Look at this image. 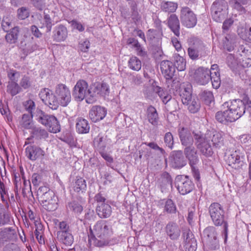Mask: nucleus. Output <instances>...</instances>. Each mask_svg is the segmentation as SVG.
Instances as JSON below:
<instances>
[{"mask_svg": "<svg viewBox=\"0 0 251 251\" xmlns=\"http://www.w3.org/2000/svg\"><path fill=\"white\" fill-rule=\"evenodd\" d=\"M19 33V27L15 26L13 27L9 33L5 35V39L6 41L10 44L15 43L18 38Z\"/></svg>", "mask_w": 251, "mask_h": 251, "instance_id": "4c0bfd02", "label": "nucleus"}, {"mask_svg": "<svg viewBox=\"0 0 251 251\" xmlns=\"http://www.w3.org/2000/svg\"><path fill=\"white\" fill-rule=\"evenodd\" d=\"M179 93L183 104L189 105L188 110H198L200 108L198 100H193L191 101L192 86L190 83H184L181 84Z\"/></svg>", "mask_w": 251, "mask_h": 251, "instance_id": "39448f33", "label": "nucleus"}, {"mask_svg": "<svg viewBox=\"0 0 251 251\" xmlns=\"http://www.w3.org/2000/svg\"><path fill=\"white\" fill-rule=\"evenodd\" d=\"M149 121L153 125H155L157 123L158 114L157 111H151L148 113Z\"/></svg>", "mask_w": 251, "mask_h": 251, "instance_id": "e2e57ef3", "label": "nucleus"}, {"mask_svg": "<svg viewBox=\"0 0 251 251\" xmlns=\"http://www.w3.org/2000/svg\"><path fill=\"white\" fill-rule=\"evenodd\" d=\"M195 140V145L201 152L204 156L208 157L213 154V151L210 144V141L213 146L220 148L223 145V134L217 131H208L204 136L201 132H193Z\"/></svg>", "mask_w": 251, "mask_h": 251, "instance_id": "f257e3e1", "label": "nucleus"}, {"mask_svg": "<svg viewBox=\"0 0 251 251\" xmlns=\"http://www.w3.org/2000/svg\"><path fill=\"white\" fill-rule=\"evenodd\" d=\"M174 65L179 71H184L186 68L185 60L178 53H175L173 55Z\"/></svg>", "mask_w": 251, "mask_h": 251, "instance_id": "e433bc0d", "label": "nucleus"}, {"mask_svg": "<svg viewBox=\"0 0 251 251\" xmlns=\"http://www.w3.org/2000/svg\"><path fill=\"white\" fill-rule=\"evenodd\" d=\"M165 229L166 234L171 240H177L180 236V228L175 222H169L166 225Z\"/></svg>", "mask_w": 251, "mask_h": 251, "instance_id": "aec40b11", "label": "nucleus"}, {"mask_svg": "<svg viewBox=\"0 0 251 251\" xmlns=\"http://www.w3.org/2000/svg\"><path fill=\"white\" fill-rule=\"evenodd\" d=\"M40 28H46V31L47 32H50L52 28V20L49 15L46 14L45 12L44 13L43 17L40 20Z\"/></svg>", "mask_w": 251, "mask_h": 251, "instance_id": "58836bf2", "label": "nucleus"}, {"mask_svg": "<svg viewBox=\"0 0 251 251\" xmlns=\"http://www.w3.org/2000/svg\"><path fill=\"white\" fill-rule=\"evenodd\" d=\"M39 96L42 101L50 108L51 110H57L59 103L56 100L55 96L51 93L50 90L46 88L42 89Z\"/></svg>", "mask_w": 251, "mask_h": 251, "instance_id": "9b49d317", "label": "nucleus"}, {"mask_svg": "<svg viewBox=\"0 0 251 251\" xmlns=\"http://www.w3.org/2000/svg\"><path fill=\"white\" fill-rule=\"evenodd\" d=\"M88 243L90 246L102 247L109 243V237L112 234L111 226L105 221H100L90 228Z\"/></svg>", "mask_w": 251, "mask_h": 251, "instance_id": "f03ea898", "label": "nucleus"}, {"mask_svg": "<svg viewBox=\"0 0 251 251\" xmlns=\"http://www.w3.org/2000/svg\"><path fill=\"white\" fill-rule=\"evenodd\" d=\"M32 133L33 137L38 139L46 138L48 136V132L46 130L44 129H41L40 127L33 128Z\"/></svg>", "mask_w": 251, "mask_h": 251, "instance_id": "603ef678", "label": "nucleus"}, {"mask_svg": "<svg viewBox=\"0 0 251 251\" xmlns=\"http://www.w3.org/2000/svg\"><path fill=\"white\" fill-rule=\"evenodd\" d=\"M156 89V95H158L164 103L166 104L171 100V95L167 91H164L161 87L159 86H157Z\"/></svg>", "mask_w": 251, "mask_h": 251, "instance_id": "de8ad7c7", "label": "nucleus"}, {"mask_svg": "<svg viewBox=\"0 0 251 251\" xmlns=\"http://www.w3.org/2000/svg\"><path fill=\"white\" fill-rule=\"evenodd\" d=\"M184 153L186 157L188 159L191 167L196 165L199 162L197 151L194 146H188L185 148Z\"/></svg>", "mask_w": 251, "mask_h": 251, "instance_id": "393cba45", "label": "nucleus"}, {"mask_svg": "<svg viewBox=\"0 0 251 251\" xmlns=\"http://www.w3.org/2000/svg\"><path fill=\"white\" fill-rule=\"evenodd\" d=\"M194 77L200 85H205L210 79V70L207 68L200 67L196 70Z\"/></svg>", "mask_w": 251, "mask_h": 251, "instance_id": "f3484780", "label": "nucleus"}, {"mask_svg": "<svg viewBox=\"0 0 251 251\" xmlns=\"http://www.w3.org/2000/svg\"><path fill=\"white\" fill-rule=\"evenodd\" d=\"M55 95L59 100L60 104L63 106H67L71 101L70 91L64 84H60L56 86Z\"/></svg>", "mask_w": 251, "mask_h": 251, "instance_id": "f8f14e48", "label": "nucleus"}, {"mask_svg": "<svg viewBox=\"0 0 251 251\" xmlns=\"http://www.w3.org/2000/svg\"><path fill=\"white\" fill-rule=\"evenodd\" d=\"M157 86L153 85H145L142 91L145 98L151 100H154L156 97Z\"/></svg>", "mask_w": 251, "mask_h": 251, "instance_id": "f704fd0d", "label": "nucleus"}, {"mask_svg": "<svg viewBox=\"0 0 251 251\" xmlns=\"http://www.w3.org/2000/svg\"><path fill=\"white\" fill-rule=\"evenodd\" d=\"M10 215L3 205L0 204V226L9 224Z\"/></svg>", "mask_w": 251, "mask_h": 251, "instance_id": "ea45409f", "label": "nucleus"}, {"mask_svg": "<svg viewBox=\"0 0 251 251\" xmlns=\"http://www.w3.org/2000/svg\"><path fill=\"white\" fill-rule=\"evenodd\" d=\"M16 232L12 227H8L0 229V246L15 237Z\"/></svg>", "mask_w": 251, "mask_h": 251, "instance_id": "5701e85b", "label": "nucleus"}, {"mask_svg": "<svg viewBox=\"0 0 251 251\" xmlns=\"http://www.w3.org/2000/svg\"><path fill=\"white\" fill-rule=\"evenodd\" d=\"M21 88L16 81H11L8 82L7 92L12 96H14L21 92Z\"/></svg>", "mask_w": 251, "mask_h": 251, "instance_id": "79ce46f5", "label": "nucleus"}, {"mask_svg": "<svg viewBox=\"0 0 251 251\" xmlns=\"http://www.w3.org/2000/svg\"><path fill=\"white\" fill-rule=\"evenodd\" d=\"M29 15V10L25 7H22L18 10V18L21 20H24Z\"/></svg>", "mask_w": 251, "mask_h": 251, "instance_id": "052dcab7", "label": "nucleus"}, {"mask_svg": "<svg viewBox=\"0 0 251 251\" xmlns=\"http://www.w3.org/2000/svg\"><path fill=\"white\" fill-rule=\"evenodd\" d=\"M189 46L188 54L192 60H197L206 54L207 48L202 41L197 37H191L187 40Z\"/></svg>", "mask_w": 251, "mask_h": 251, "instance_id": "7ed1b4c3", "label": "nucleus"}, {"mask_svg": "<svg viewBox=\"0 0 251 251\" xmlns=\"http://www.w3.org/2000/svg\"><path fill=\"white\" fill-rule=\"evenodd\" d=\"M91 97L108 96L110 90L109 86L106 83L96 82L92 84L90 88Z\"/></svg>", "mask_w": 251, "mask_h": 251, "instance_id": "2eb2a0df", "label": "nucleus"}, {"mask_svg": "<svg viewBox=\"0 0 251 251\" xmlns=\"http://www.w3.org/2000/svg\"><path fill=\"white\" fill-rule=\"evenodd\" d=\"M97 212L100 218H106L111 214V207L108 204L101 203L97 206Z\"/></svg>", "mask_w": 251, "mask_h": 251, "instance_id": "473e14b6", "label": "nucleus"}, {"mask_svg": "<svg viewBox=\"0 0 251 251\" xmlns=\"http://www.w3.org/2000/svg\"><path fill=\"white\" fill-rule=\"evenodd\" d=\"M111 143L110 139L108 138L107 136H102L100 134H99L94 141L95 146L100 151H104Z\"/></svg>", "mask_w": 251, "mask_h": 251, "instance_id": "c756f323", "label": "nucleus"}, {"mask_svg": "<svg viewBox=\"0 0 251 251\" xmlns=\"http://www.w3.org/2000/svg\"><path fill=\"white\" fill-rule=\"evenodd\" d=\"M68 33L67 28L65 26L59 25L55 27L53 31V40L57 42H63L67 38Z\"/></svg>", "mask_w": 251, "mask_h": 251, "instance_id": "412c9836", "label": "nucleus"}, {"mask_svg": "<svg viewBox=\"0 0 251 251\" xmlns=\"http://www.w3.org/2000/svg\"><path fill=\"white\" fill-rule=\"evenodd\" d=\"M32 84V80L30 77L28 75H24L20 80L19 85L20 87L24 89H28L30 88Z\"/></svg>", "mask_w": 251, "mask_h": 251, "instance_id": "3c124183", "label": "nucleus"}, {"mask_svg": "<svg viewBox=\"0 0 251 251\" xmlns=\"http://www.w3.org/2000/svg\"><path fill=\"white\" fill-rule=\"evenodd\" d=\"M1 26L3 30L8 32L12 27L11 21L8 18H4L1 22Z\"/></svg>", "mask_w": 251, "mask_h": 251, "instance_id": "6e6d98bb", "label": "nucleus"}, {"mask_svg": "<svg viewBox=\"0 0 251 251\" xmlns=\"http://www.w3.org/2000/svg\"><path fill=\"white\" fill-rule=\"evenodd\" d=\"M30 112L28 114H25L23 115L22 117V124L23 126L26 128H29L31 127V119L33 117L35 118L34 116H32V113L36 114L37 112L36 111H30Z\"/></svg>", "mask_w": 251, "mask_h": 251, "instance_id": "09e8293b", "label": "nucleus"}, {"mask_svg": "<svg viewBox=\"0 0 251 251\" xmlns=\"http://www.w3.org/2000/svg\"><path fill=\"white\" fill-rule=\"evenodd\" d=\"M209 213L214 224L216 226L224 224L226 236H227V224L225 220V211L220 204L214 202L209 207Z\"/></svg>", "mask_w": 251, "mask_h": 251, "instance_id": "423d86ee", "label": "nucleus"}, {"mask_svg": "<svg viewBox=\"0 0 251 251\" xmlns=\"http://www.w3.org/2000/svg\"><path fill=\"white\" fill-rule=\"evenodd\" d=\"M168 25L175 35L178 37L180 35V24L177 16L172 14L168 19Z\"/></svg>", "mask_w": 251, "mask_h": 251, "instance_id": "cd10ccee", "label": "nucleus"}, {"mask_svg": "<svg viewBox=\"0 0 251 251\" xmlns=\"http://www.w3.org/2000/svg\"><path fill=\"white\" fill-rule=\"evenodd\" d=\"M72 189L77 193H83L86 189L85 180L80 176H77L73 181L71 185Z\"/></svg>", "mask_w": 251, "mask_h": 251, "instance_id": "7c9ffc66", "label": "nucleus"}, {"mask_svg": "<svg viewBox=\"0 0 251 251\" xmlns=\"http://www.w3.org/2000/svg\"><path fill=\"white\" fill-rule=\"evenodd\" d=\"M51 193H53V192L50 191L48 187L46 186H41L37 191V196L40 198V199H44V198H46L44 197H45L47 194H50Z\"/></svg>", "mask_w": 251, "mask_h": 251, "instance_id": "5fc2aeb1", "label": "nucleus"}, {"mask_svg": "<svg viewBox=\"0 0 251 251\" xmlns=\"http://www.w3.org/2000/svg\"><path fill=\"white\" fill-rule=\"evenodd\" d=\"M228 166L235 170L241 169L244 165V161L239 151H235L229 154L226 159Z\"/></svg>", "mask_w": 251, "mask_h": 251, "instance_id": "dca6fc26", "label": "nucleus"}, {"mask_svg": "<svg viewBox=\"0 0 251 251\" xmlns=\"http://www.w3.org/2000/svg\"><path fill=\"white\" fill-rule=\"evenodd\" d=\"M67 208L75 215H79L83 210L82 205L78 202L75 201L69 202L68 204Z\"/></svg>", "mask_w": 251, "mask_h": 251, "instance_id": "49530a36", "label": "nucleus"}, {"mask_svg": "<svg viewBox=\"0 0 251 251\" xmlns=\"http://www.w3.org/2000/svg\"><path fill=\"white\" fill-rule=\"evenodd\" d=\"M164 142L169 148L172 149L174 144L173 136L171 132H167L164 136Z\"/></svg>", "mask_w": 251, "mask_h": 251, "instance_id": "680f3d73", "label": "nucleus"}, {"mask_svg": "<svg viewBox=\"0 0 251 251\" xmlns=\"http://www.w3.org/2000/svg\"><path fill=\"white\" fill-rule=\"evenodd\" d=\"M90 47V43L87 39L81 41L78 45L79 50L83 52H86L88 51Z\"/></svg>", "mask_w": 251, "mask_h": 251, "instance_id": "4d7b16f0", "label": "nucleus"}, {"mask_svg": "<svg viewBox=\"0 0 251 251\" xmlns=\"http://www.w3.org/2000/svg\"><path fill=\"white\" fill-rule=\"evenodd\" d=\"M223 108L226 110H251V100L248 96H245L242 100H233L231 101L225 102Z\"/></svg>", "mask_w": 251, "mask_h": 251, "instance_id": "6e6552de", "label": "nucleus"}, {"mask_svg": "<svg viewBox=\"0 0 251 251\" xmlns=\"http://www.w3.org/2000/svg\"><path fill=\"white\" fill-rule=\"evenodd\" d=\"M57 237L59 241L66 246H71L74 242L73 236L70 232H57Z\"/></svg>", "mask_w": 251, "mask_h": 251, "instance_id": "72a5a7b5", "label": "nucleus"}, {"mask_svg": "<svg viewBox=\"0 0 251 251\" xmlns=\"http://www.w3.org/2000/svg\"><path fill=\"white\" fill-rule=\"evenodd\" d=\"M31 182L34 186H39L42 182V175L38 173H34L31 176Z\"/></svg>", "mask_w": 251, "mask_h": 251, "instance_id": "bf43d9fd", "label": "nucleus"}, {"mask_svg": "<svg viewBox=\"0 0 251 251\" xmlns=\"http://www.w3.org/2000/svg\"><path fill=\"white\" fill-rule=\"evenodd\" d=\"M128 66L130 69L138 71L141 68V62L137 57L132 56L128 61Z\"/></svg>", "mask_w": 251, "mask_h": 251, "instance_id": "c03bdc74", "label": "nucleus"}, {"mask_svg": "<svg viewBox=\"0 0 251 251\" xmlns=\"http://www.w3.org/2000/svg\"><path fill=\"white\" fill-rule=\"evenodd\" d=\"M201 238L203 242L205 244L216 247L218 241L217 240V232L216 229L214 226H208L206 227L203 231L201 234Z\"/></svg>", "mask_w": 251, "mask_h": 251, "instance_id": "4468645a", "label": "nucleus"}, {"mask_svg": "<svg viewBox=\"0 0 251 251\" xmlns=\"http://www.w3.org/2000/svg\"><path fill=\"white\" fill-rule=\"evenodd\" d=\"M106 111H90L89 117L94 122L103 119L106 114Z\"/></svg>", "mask_w": 251, "mask_h": 251, "instance_id": "a18cd8bd", "label": "nucleus"}, {"mask_svg": "<svg viewBox=\"0 0 251 251\" xmlns=\"http://www.w3.org/2000/svg\"><path fill=\"white\" fill-rule=\"evenodd\" d=\"M227 3L225 0H216L213 2L211 7V13L213 20L217 22H221L225 18Z\"/></svg>", "mask_w": 251, "mask_h": 251, "instance_id": "0eeeda50", "label": "nucleus"}, {"mask_svg": "<svg viewBox=\"0 0 251 251\" xmlns=\"http://www.w3.org/2000/svg\"><path fill=\"white\" fill-rule=\"evenodd\" d=\"M73 95L77 101L82 100L88 96L91 97V91L87 83L83 80H78L74 88Z\"/></svg>", "mask_w": 251, "mask_h": 251, "instance_id": "9d476101", "label": "nucleus"}, {"mask_svg": "<svg viewBox=\"0 0 251 251\" xmlns=\"http://www.w3.org/2000/svg\"><path fill=\"white\" fill-rule=\"evenodd\" d=\"M185 242V247L187 251H195L197 249V241L193 233L189 230L184 233Z\"/></svg>", "mask_w": 251, "mask_h": 251, "instance_id": "a878e982", "label": "nucleus"}, {"mask_svg": "<svg viewBox=\"0 0 251 251\" xmlns=\"http://www.w3.org/2000/svg\"><path fill=\"white\" fill-rule=\"evenodd\" d=\"M7 77L10 80L9 81H17L16 77L18 78L20 74L17 71L12 69H9L7 71Z\"/></svg>", "mask_w": 251, "mask_h": 251, "instance_id": "0e129e2a", "label": "nucleus"}, {"mask_svg": "<svg viewBox=\"0 0 251 251\" xmlns=\"http://www.w3.org/2000/svg\"><path fill=\"white\" fill-rule=\"evenodd\" d=\"M160 69L162 74L167 79H171L175 72V67L172 62L163 60L160 63Z\"/></svg>", "mask_w": 251, "mask_h": 251, "instance_id": "b1692460", "label": "nucleus"}, {"mask_svg": "<svg viewBox=\"0 0 251 251\" xmlns=\"http://www.w3.org/2000/svg\"><path fill=\"white\" fill-rule=\"evenodd\" d=\"M229 4L234 9H236L238 11L240 12L241 14L246 13V10L243 7L241 3L245 4V3L243 1V0H230Z\"/></svg>", "mask_w": 251, "mask_h": 251, "instance_id": "8fccbe9b", "label": "nucleus"}, {"mask_svg": "<svg viewBox=\"0 0 251 251\" xmlns=\"http://www.w3.org/2000/svg\"><path fill=\"white\" fill-rule=\"evenodd\" d=\"M25 153L28 158L34 161L43 157L45 152L40 148L30 145L25 149Z\"/></svg>", "mask_w": 251, "mask_h": 251, "instance_id": "4be33fe9", "label": "nucleus"}, {"mask_svg": "<svg viewBox=\"0 0 251 251\" xmlns=\"http://www.w3.org/2000/svg\"><path fill=\"white\" fill-rule=\"evenodd\" d=\"M36 111L37 113H32V116H34L37 121L45 125L50 132L57 133L60 131V126L54 116L46 114L43 111Z\"/></svg>", "mask_w": 251, "mask_h": 251, "instance_id": "20e7f679", "label": "nucleus"}, {"mask_svg": "<svg viewBox=\"0 0 251 251\" xmlns=\"http://www.w3.org/2000/svg\"><path fill=\"white\" fill-rule=\"evenodd\" d=\"M71 24L74 28L77 29L79 32H82L85 29V27L80 22L75 20H72L71 22Z\"/></svg>", "mask_w": 251, "mask_h": 251, "instance_id": "338daca9", "label": "nucleus"}, {"mask_svg": "<svg viewBox=\"0 0 251 251\" xmlns=\"http://www.w3.org/2000/svg\"><path fill=\"white\" fill-rule=\"evenodd\" d=\"M180 19L181 24L187 28L194 27L197 23V18L194 12L188 7L181 8Z\"/></svg>", "mask_w": 251, "mask_h": 251, "instance_id": "1a4fd4ad", "label": "nucleus"}, {"mask_svg": "<svg viewBox=\"0 0 251 251\" xmlns=\"http://www.w3.org/2000/svg\"><path fill=\"white\" fill-rule=\"evenodd\" d=\"M171 157V163L175 168H181L185 165V162L181 151H174Z\"/></svg>", "mask_w": 251, "mask_h": 251, "instance_id": "c85d7f7f", "label": "nucleus"}, {"mask_svg": "<svg viewBox=\"0 0 251 251\" xmlns=\"http://www.w3.org/2000/svg\"><path fill=\"white\" fill-rule=\"evenodd\" d=\"M225 111H219L216 113V118L218 121L221 123H226L227 122L226 114Z\"/></svg>", "mask_w": 251, "mask_h": 251, "instance_id": "69168bd1", "label": "nucleus"}, {"mask_svg": "<svg viewBox=\"0 0 251 251\" xmlns=\"http://www.w3.org/2000/svg\"><path fill=\"white\" fill-rule=\"evenodd\" d=\"M178 132L182 145L186 147L193 146L194 139L191 132L187 128L180 126Z\"/></svg>", "mask_w": 251, "mask_h": 251, "instance_id": "6ab92c4d", "label": "nucleus"}, {"mask_svg": "<svg viewBox=\"0 0 251 251\" xmlns=\"http://www.w3.org/2000/svg\"><path fill=\"white\" fill-rule=\"evenodd\" d=\"M23 106L25 110H34L35 108V102L30 99L25 100L23 102Z\"/></svg>", "mask_w": 251, "mask_h": 251, "instance_id": "13d9d810", "label": "nucleus"}, {"mask_svg": "<svg viewBox=\"0 0 251 251\" xmlns=\"http://www.w3.org/2000/svg\"><path fill=\"white\" fill-rule=\"evenodd\" d=\"M227 122H233L238 119L245 113V111H225Z\"/></svg>", "mask_w": 251, "mask_h": 251, "instance_id": "37998d69", "label": "nucleus"}, {"mask_svg": "<svg viewBox=\"0 0 251 251\" xmlns=\"http://www.w3.org/2000/svg\"><path fill=\"white\" fill-rule=\"evenodd\" d=\"M165 210L169 213H174L176 212V208L172 200L168 199L166 201Z\"/></svg>", "mask_w": 251, "mask_h": 251, "instance_id": "864d4df0", "label": "nucleus"}, {"mask_svg": "<svg viewBox=\"0 0 251 251\" xmlns=\"http://www.w3.org/2000/svg\"><path fill=\"white\" fill-rule=\"evenodd\" d=\"M210 79L213 88L218 89L221 84L220 73L219 67L217 64H213L211 66L210 70Z\"/></svg>", "mask_w": 251, "mask_h": 251, "instance_id": "bb28decb", "label": "nucleus"}, {"mask_svg": "<svg viewBox=\"0 0 251 251\" xmlns=\"http://www.w3.org/2000/svg\"><path fill=\"white\" fill-rule=\"evenodd\" d=\"M76 129L78 133L81 134H85L89 132L90 130V126L87 120L78 118L76 120Z\"/></svg>", "mask_w": 251, "mask_h": 251, "instance_id": "2f4dec72", "label": "nucleus"}, {"mask_svg": "<svg viewBox=\"0 0 251 251\" xmlns=\"http://www.w3.org/2000/svg\"><path fill=\"white\" fill-rule=\"evenodd\" d=\"M44 198L40 199L43 207L49 211H53L57 208V200L53 193L47 194Z\"/></svg>", "mask_w": 251, "mask_h": 251, "instance_id": "a211bd4d", "label": "nucleus"}, {"mask_svg": "<svg viewBox=\"0 0 251 251\" xmlns=\"http://www.w3.org/2000/svg\"><path fill=\"white\" fill-rule=\"evenodd\" d=\"M159 183L162 188L166 189L169 187H172V178L168 173L164 172L159 179Z\"/></svg>", "mask_w": 251, "mask_h": 251, "instance_id": "a19ab883", "label": "nucleus"}, {"mask_svg": "<svg viewBox=\"0 0 251 251\" xmlns=\"http://www.w3.org/2000/svg\"><path fill=\"white\" fill-rule=\"evenodd\" d=\"M177 6V3L173 1H162L160 4L161 9L168 13L175 12Z\"/></svg>", "mask_w": 251, "mask_h": 251, "instance_id": "c9c22d12", "label": "nucleus"}, {"mask_svg": "<svg viewBox=\"0 0 251 251\" xmlns=\"http://www.w3.org/2000/svg\"><path fill=\"white\" fill-rule=\"evenodd\" d=\"M175 184L177 189L182 195L190 192L193 189L194 185L187 176H178L176 178Z\"/></svg>", "mask_w": 251, "mask_h": 251, "instance_id": "ddd939ff", "label": "nucleus"}, {"mask_svg": "<svg viewBox=\"0 0 251 251\" xmlns=\"http://www.w3.org/2000/svg\"><path fill=\"white\" fill-rule=\"evenodd\" d=\"M202 97L204 100L207 103H210L214 99L213 93L209 91H204L202 93Z\"/></svg>", "mask_w": 251, "mask_h": 251, "instance_id": "774afa93", "label": "nucleus"}]
</instances>
